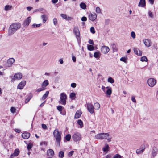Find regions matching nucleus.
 Returning <instances> with one entry per match:
<instances>
[{
    "label": "nucleus",
    "mask_w": 158,
    "mask_h": 158,
    "mask_svg": "<svg viewBox=\"0 0 158 158\" xmlns=\"http://www.w3.org/2000/svg\"><path fill=\"white\" fill-rule=\"evenodd\" d=\"M21 24L17 23H15L10 25L9 30V34L11 35L14 34L18 29L20 28Z\"/></svg>",
    "instance_id": "nucleus-1"
},
{
    "label": "nucleus",
    "mask_w": 158,
    "mask_h": 158,
    "mask_svg": "<svg viewBox=\"0 0 158 158\" xmlns=\"http://www.w3.org/2000/svg\"><path fill=\"white\" fill-rule=\"evenodd\" d=\"M53 135L56 139L57 143L60 144L61 138V132H59L58 130L56 129L53 132Z\"/></svg>",
    "instance_id": "nucleus-2"
},
{
    "label": "nucleus",
    "mask_w": 158,
    "mask_h": 158,
    "mask_svg": "<svg viewBox=\"0 0 158 158\" xmlns=\"http://www.w3.org/2000/svg\"><path fill=\"white\" fill-rule=\"evenodd\" d=\"M67 96L64 93H61L60 96V100L59 103L62 105H65L66 103Z\"/></svg>",
    "instance_id": "nucleus-3"
},
{
    "label": "nucleus",
    "mask_w": 158,
    "mask_h": 158,
    "mask_svg": "<svg viewBox=\"0 0 158 158\" xmlns=\"http://www.w3.org/2000/svg\"><path fill=\"white\" fill-rule=\"evenodd\" d=\"M109 136V134L107 133H99L96 135L95 138L97 139H106Z\"/></svg>",
    "instance_id": "nucleus-4"
},
{
    "label": "nucleus",
    "mask_w": 158,
    "mask_h": 158,
    "mask_svg": "<svg viewBox=\"0 0 158 158\" xmlns=\"http://www.w3.org/2000/svg\"><path fill=\"white\" fill-rule=\"evenodd\" d=\"M72 138L74 141L77 142L81 139V135L80 133L76 132L72 135Z\"/></svg>",
    "instance_id": "nucleus-5"
},
{
    "label": "nucleus",
    "mask_w": 158,
    "mask_h": 158,
    "mask_svg": "<svg viewBox=\"0 0 158 158\" xmlns=\"http://www.w3.org/2000/svg\"><path fill=\"white\" fill-rule=\"evenodd\" d=\"M73 31L77 40L80 39V34L78 27H74Z\"/></svg>",
    "instance_id": "nucleus-6"
},
{
    "label": "nucleus",
    "mask_w": 158,
    "mask_h": 158,
    "mask_svg": "<svg viewBox=\"0 0 158 158\" xmlns=\"http://www.w3.org/2000/svg\"><path fill=\"white\" fill-rule=\"evenodd\" d=\"M87 109L89 112L91 114H93L94 112V106L93 104L91 103H86Z\"/></svg>",
    "instance_id": "nucleus-7"
},
{
    "label": "nucleus",
    "mask_w": 158,
    "mask_h": 158,
    "mask_svg": "<svg viewBox=\"0 0 158 158\" xmlns=\"http://www.w3.org/2000/svg\"><path fill=\"white\" fill-rule=\"evenodd\" d=\"M148 85L151 87H153L156 84V81L155 79L153 78H150L147 81Z\"/></svg>",
    "instance_id": "nucleus-8"
},
{
    "label": "nucleus",
    "mask_w": 158,
    "mask_h": 158,
    "mask_svg": "<svg viewBox=\"0 0 158 158\" xmlns=\"http://www.w3.org/2000/svg\"><path fill=\"white\" fill-rule=\"evenodd\" d=\"M109 48L107 46H104L102 47L101 52L103 54H106L109 51Z\"/></svg>",
    "instance_id": "nucleus-9"
},
{
    "label": "nucleus",
    "mask_w": 158,
    "mask_h": 158,
    "mask_svg": "<svg viewBox=\"0 0 158 158\" xmlns=\"http://www.w3.org/2000/svg\"><path fill=\"white\" fill-rule=\"evenodd\" d=\"M20 151L19 149H15L14 153L11 154L10 157V158H13L14 157L17 156L19 154Z\"/></svg>",
    "instance_id": "nucleus-10"
},
{
    "label": "nucleus",
    "mask_w": 158,
    "mask_h": 158,
    "mask_svg": "<svg viewBox=\"0 0 158 158\" xmlns=\"http://www.w3.org/2000/svg\"><path fill=\"white\" fill-rule=\"evenodd\" d=\"M26 84L25 81H23L18 85L17 88L20 89H23Z\"/></svg>",
    "instance_id": "nucleus-11"
},
{
    "label": "nucleus",
    "mask_w": 158,
    "mask_h": 158,
    "mask_svg": "<svg viewBox=\"0 0 158 158\" xmlns=\"http://www.w3.org/2000/svg\"><path fill=\"white\" fill-rule=\"evenodd\" d=\"M31 17H29L24 21L23 25L24 26H28L31 22Z\"/></svg>",
    "instance_id": "nucleus-12"
},
{
    "label": "nucleus",
    "mask_w": 158,
    "mask_h": 158,
    "mask_svg": "<svg viewBox=\"0 0 158 158\" xmlns=\"http://www.w3.org/2000/svg\"><path fill=\"white\" fill-rule=\"evenodd\" d=\"M30 136V134L27 132H24L22 134V137L24 139H27Z\"/></svg>",
    "instance_id": "nucleus-13"
},
{
    "label": "nucleus",
    "mask_w": 158,
    "mask_h": 158,
    "mask_svg": "<svg viewBox=\"0 0 158 158\" xmlns=\"http://www.w3.org/2000/svg\"><path fill=\"white\" fill-rule=\"evenodd\" d=\"M97 15L95 13L91 14L89 16V19L92 21H94L97 18Z\"/></svg>",
    "instance_id": "nucleus-14"
},
{
    "label": "nucleus",
    "mask_w": 158,
    "mask_h": 158,
    "mask_svg": "<svg viewBox=\"0 0 158 158\" xmlns=\"http://www.w3.org/2000/svg\"><path fill=\"white\" fill-rule=\"evenodd\" d=\"M14 77L15 79L19 80L22 78V75L20 73H18L14 75Z\"/></svg>",
    "instance_id": "nucleus-15"
},
{
    "label": "nucleus",
    "mask_w": 158,
    "mask_h": 158,
    "mask_svg": "<svg viewBox=\"0 0 158 158\" xmlns=\"http://www.w3.org/2000/svg\"><path fill=\"white\" fill-rule=\"evenodd\" d=\"M133 50L135 54L137 55L141 56L142 55V52L141 50H139L136 48H133Z\"/></svg>",
    "instance_id": "nucleus-16"
},
{
    "label": "nucleus",
    "mask_w": 158,
    "mask_h": 158,
    "mask_svg": "<svg viewBox=\"0 0 158 158\" xmlns=\"http://www.w3.org/2000/svg\"><path fill=\"white\" fill-rule=\"evenodd\" d=\"M82 114V112L80 110H77L75 115L74 118L75 119H78L79 118Z\"/></svg>",
    "instance_id": "nucleus-17"
},
{
    "label": "nucleus",
    "mask_w": 158,
    "mask_h": 158,
    "mask_svg": "<svg viewBox=\"0 0 158 158\" xmlns=\"http://www.w3.org/2000/svg\"><path fill=\"white\" fill-rule=\"evenodd\" d=\"M146 6V2L145 0H140L138 6L141 7H144Z\"/></svg>",
    "instance_id": "nucleus-18"
},
{
    "label": "nucleus",
    "mask_w": 158,
    "mask_h": 158,
    "mask_svg": "<svg viewBox=\"0 0 158 158\" xmlns=\"http://www.w3.org/2000/svg\"><path fill=\"white\" fill-rule=\"evenodd\" d=\"M144 44L145 45L148 47L151 46V40L148 39L145 40L144 41Z\"/></svg>",
    "instance_id": "nucleus-19"
},
{
    "label": "nucleus",
    "mask_w": 158,
    "mask_h": 158,
    "mask_svg": "<svg viewBox=\"0 0 158 158\" xmlns=\"http://www.w3.org/2000/svg\"><path fill=\"white\" fill-rule=\"evenodd\" d=\"M15 62V60L13 58H10L7 61V64L9 66H11Z\"/></svg>",
    "instance_id": "nucleus-20"
},
{
    "label": "nucleus",
    "mask_w": 158,
    "mask_h": 158,
    "mask_svg": "<svg viewBox=\"0 0 158 158\" xmlns=\"http://www.w3.org/2000/svg\"><path fill=\"white\" fill-rule=\"evenodd\" d=\"M33 97V95L31 93H30L29 94L27 97L25 101V103H27Z\"/></svg>",
    "instance_id": "nucleus-21"
},
{
    "label": "nucleus",
    "mask_w": 158,
    "mask_h": 158,
    "mask_svg": "<svg viewBox=\"0 0 158 158\" xmlns=\"http://www.w3.org/2000/svg\"><path fill=\"white\" fill-rule=\"evenodd\" d=\"M93 106H94V109H95V110H97L100 108V105L98 102H96L94 103Z\"/></svg>",
    "instance_id": "nucleus-22"
},
{
    "label": "nucleus",
    "mask_w": 158,
    "mask_h": 158,
    "mask_svg": "<svg viewBox=\"0 0 158 158\" xmlns=\"http://www.w3.org/2000/svg\"><path fill=\"white\" fill-rule=\"evenodd\" d=\"M49 84L48 80H45L42 84V87H43L44 88H46V87Z\"/></svg>",
    "instance_id": "nucleus-23"
},
{
    "label": "nucleus",
    "mask_w": 158,
    "mask_h": 158,
    "mask_svg": "<svg viewBox=\"0 0 158 158\" xmlns=\"http://www.w3.org/2000/svg\"><path fill=\"white\" fill-rule=\"evenodd\" d=\"M47 153L48 155L52 156L54 155V151L52 149H50L47 151Z\"/></svg>",
    "instance_id": "nucleus-24"
},
{
    "label": "nucleus",
    "mask_w": 158,
    "mask_h": 158,
    "mask_svg": "<svg viewBox=\"0 0 158 158\" xmlns=\"http://www.w3.org/2000/svg\"><path fill=\"white\" fill-rule=\"evenodd\" d=\"M33 144L31 143H29L27 144V148L28 151H31V148L32 147Z\"/></svg>",
    "instance_id": "nucleus-25"
},
{
    "label": "nucleus",
    "mask_w": 158,
    "mask_h": 158,
    "mask_svg": "<svg viewBox=\"0 0 158 158\" xmlns=\"http://www.w3.org/2000/svg\"><path fill=\"white\" fill-rule=\"evenodd\" d=\"M112 49L114 52H116L118 50L117 48L114 43H113L111 44Z\"/></svg>",
    "instance_id": "nucleus-26"
},
{
    "label": "nucleus",
    "mask_w": 158,
    "mask_h": 158,
    "mask_svg": "<svg viewBox=\"0 0 158 158\" xmlns=\"http://www.w3.org/2000/svg\"><path fill=\"white\" fill-rule=\"evenodd\" d=\"M49 94V91H47L45 94L43 95L41 99L42 100H44L48 96Z\"/></svg>",
    "instance_id": "nucleus-27"
},
{
    "label": "nucleus",
    "mask_w": 158,
    "mask_h": 158,
    "mask_svg": "<svg viewBox=\"0 0 158 158\" xmlns=\"http://www.w3.org/2000/svg\"><path fill=\"white\" fill-rule=\"evenodd\" d=\"M41 17L43 19V23H45L48 19L47 16L46 15L44 14L42 15Z\"/></svg>",
    "instance_id": "nucleus-28"
},
{
    "label": "nucleus",
    "mask_w": 158,
    "mask_h": 158,
    "mask_svg": "<svg viewBox=\"0 0 158 158\" xmlns=\"http://www.w3.org/2000/svg\"><path fill=\"white\" fill-rule=\"evenodd\" d=\"M109 145L107 144H105V146L103 148V150L104 152H106L109 151Z\"/></svg>",
    "instance_id": "nucleus-29"
},
{
    "label": "nucleus",
    "mask_w": 158,
    "mask_h": 158,
    "mask_svg": "<svg viewBox=\"0 0 158 158\" xmlns=\"http://www.w3.org/2000/svg\"><path fill=\"white\" fill-rule=\"evenodd\" d=\"M87 48L88 49L89 51H93L94 49V46L91 45H88Z\"/></svg>",
    "instance_id": "nucleus-30"
},
{
    "label": "nucleus",
    "mask_w": 158,
    "mask_h": 158,
    "mask_svg": "<svg viewBox=\"0 0 158 158\" xmlns=\"http://www.w3.org/2000/svg\"><path fill=\"white\" fill-rule=\"evenodd\" d=\"M12 8V6L7 5L5 6L4 10L6 11H7L9 10H11Z\"/></svg>",
    "instance_id": "nucleus-31"
},
{
    "label": "nucleus",
    "mask_w": 158,
    "mask_h": 158,
    "mask_svg": "<svg viewBox=\"0 0 158 158\" xmlns=\"http://www.w3.org/2000/svg\"><path fill=\"white\" fill-rule=\"evenodd\" d=\"M157 150L153 149L152 151V155L153 157L156 156L157 154Z\"/></svg>",
    "instance_id": "nucleus-32"
},
{
    "label": "nucleus",
    "mask_w": 158,
    "mask_h": 158,
    "mask_svg": "<svg viewBox=\"0 0 158 158\" xmlns=\"http://www.w3.org/2000/svg\"><path fill=\"white\" fill-rule=\"evenodd\" d=\"M77 123L81 127H82L83 126V122L81 120H78Z\"/></svg>",
    "instance_id": "nucleus-33"
},
{
    "label": "nucleus",
    "mask_w": 158,
    "mask_h": 158,
    "mask_svg": "<svg viewBox=\"0 0 158 158\" xmlns=\"http://www.w3.org/2000/svg\"><path fill=\"white\" fill-rule=\"evenodd\" d=\"M145 148H142L141 149H138L136 151V153L138 154L141 153L143 152L145 149Z\"/></svg>",
    "instance_id": "nucleus-34"
},
{
    "label": "nucleus",
    "mask_w": 158,
    "mask_h": 158,
    "mask_svg": "<svg viewBox=\"0 0 158 158\" xmlns=\"http://www.w3.org/2000/svg\"><path fill=\"white\" fill-rule=\"evenodd\" d=\"M80 6L81 8L83 9H85L86 8V5L84 3H81L80 4Z\"/></svg>",
    "instance_id": "nucleus-35"
},
{
    "label": "nucleus",
    "mask_w": 158,
    "mask_h": 158,
    "mask_svg": "<svg viewBox=\"0 0 158 158\" xmlns=\"http://www.w3.org/2000/svg\"><path fill=\"white\" fill-rule=\"evenodd\" d=\"M64 152L63 151H60L59 153V157L60 158H63L64 157Z\"/></svg>",
    "instance_id": "nucleus-36"
},
{
    "label": "nucleus",
    "mask_w": 158,
    "mask_h": 158,
    "mask_svg": "<svg viewBox=\"0 0 158 158\" xmlns=\"http://www.w3.org/2000/svg\"><path fill=\"white\" fill-rule=\"evenodd\" d=\"M94 57L96 58H98L100 56L99 52L97 51L95 52L94 54Z\"/></svg>",
    "instance_id": "nucleus-37"
},
{
    "label": "nucleus",
    "mask_w": 158,
    "mask_h": 158,
    "mask_svg": "<svg viewBox=\"0 0 158 158\" xmlns=\"http://www.w3.org/2000/svg\"><path fill=\"white\" fill-rule=\"evenodd\" d=\"M71 138V135L70 134H68L66 135L65 136V139L67 141H69Z\"/></svg>",
    "instance_id": "nucleus-38"
},
{
    "label": "nucleus",
    "mask_w": 158,
    "mask_h": 158,
    "mask_svg": "<svg viewBox=\"0 0 158 158\" xmlns=\"http://www.w3.org/2000/svg\"><path fill=\"white\" fill-rule=\"evenodd\" d=\"M148 59L146 56H143L141 58L140 60L142 62L147 61Z\"/></svg>",
    "instance_id": "nucleus-39"
},
{
    "label": "nucleus",
    "mask_w": 158,
    "mask_h": 158,
    "mask_svg": "<svg viewBox=\"0 0 158 158\" xmlns=\"http://www.w3.org/2000/svg\"><path fill=\"white\" fill-rule=\"evenodd\" d=\"M46 89V88H44L43 87L38 88L36 91L37 92H40L41 91L45 90Z\"/></svg>",
    "instance_id": "nucleus-40"
},
{
    "label": "nucleus",
    "mask_w": 158,
    "mask_h": 158,
    "mask_svg": "<svg viewBox=\"0 0 158 158\" xmlns=\"http://www.w3.org/2000/svg\"><path fill=\"white\" fill-rule=\"evenodd\" d=\"M108 81L111 83H113L114 82V79L111 77L108 78Z\"/></svg>",
    "instance_id": "nucleus-41"
},
{
    "label": "nucleus",
    "mask_w": 158,
    "mask_h": 158,
    "mask_svg": "<svg viewBox=\"0 0 158 158\" xmlns=\"http://www.w3.org/2000/svg\"><path fill=\"white\" fill-rule=\"evenodd\" d=\"M63 107L61 106H59L57 107V110L61 113L63 110Z\"/></svg>",
    "instance_id": "nucleus-42"
},
{
    "label": "nucleus",
    "mask_w": 158,
    "mask_h": 158,
    "mask_svg": "<svg viewBox=\"0 0 158 158\" xmlns=\"http://www.w3.org/2000/svg\"><path fill=\"white\" fill-rule=\"evenodd\" d=\"M112 93V90L111 89H108L106 92V94L108 95H110Z\"/></svg>",
    "instance_id": "nucleus-43"
},
{
    "label": "nucleus",
    "mask_w": 158,
    "mask_h": 158,
    "mask_svg": "<svg viewBox=\"0 0 158 158\" xmlns=\"http://www.w3.org/2000/svg\"><path fill=\"white\" fill-rule=\"evenodd\" d=\"M120 61L124 62L125 63L127 62V58L125 57H122L120 59Z\"/></svg>",
    "instance_id": "nucleus-44"
},
{
    "label": "nucleus",
    "mask_w": 158,
    "mask_h": 158,
    "mask_svg": "<svg viewBox=\"0 0 158 158\" xmlns=\"http://www.w3.org/2000/svg\"><path fill=\"white\" fill-rule=\"evenodd\" d=\"M15 111H16V109L14 107H11V108H10V111L12 113H14L15 112Z\"/></svg>",
    "instance_id": "nucleus-45"
},
{
    "label": "nucleus",
    "mask_w": 158,
    "mask_h": 158,
    "mask_svg": "<svg viewBox=\"0 0 158 158\" xmlns=\"http://www.w3.org/2000/svg\"><path fill=\"white\" fill-rule=\"evenodd\" d=\"M40 25H41L40 24H33L32 25V27L33 28H35V27H39L40 26Z\"/></svg>",
    "instance_id": "nucleus-46"
},
{
    "label": "nucleus",
    "mask_w": 158,
    "mask_h": 158,
    "mask_svg": "<svg viewBox=\"0 0 158 158\" xmlns=\"http://www.w3.org/2000/svg\"><path fill=\"white\" fill-rule=\"evenodd\" d=\"M60 15L62 18L65 19L67 18V15L66 14H61Z\"/></svg>",
    "instance_id": "nucleus-47"
},
{
    "label": "nucleus",
    "mask_w": 158,
    "mask_h": 158,
    "mask_svg": "<svg viewBox=\"0 0 158 158\" xmlns=\"http://www.w3.org/2000/svg\"><path fill=\"white\" fill-rule=\"evenodd\" d=\"M90 31L93 34H94L95 32V31L94 30V28L93 27H92L90 28Z\"/></svg>",
    "instance_id": "nucleus-48"
},
{
    "label": "nucleus",
    "mask_w": 158,
    "mask_h": 158,
    "mask_svg": "<svg viewBox=\"0 0 158 158\" xmlns=\"http://www.w3.org/2000/svg\"><path fill=\"white\" fill-rule=\"evenodd\" d=\"M114 158H122V156L118 154H116L114 156Z\"/></svg>",
    "instance_id": "nucleus-49"
},
{
    "label": "nucleus",
    "mask_w": 158,
    "mask_h": 158,
    "mask_svg": "<svg viewBox=\"0 0 158 158\" xmlns=\"http://www.w3.org/2000/svg\"><path fill=\"white\" fill-rule=\"evenodd\" d=\"M74 152V151H71L69 152L68 153V155L69 156H71L72 155H73Z\"/></svg>",
    "instance_id": "nucleus-50"
},
{
    "label": "nucleus",
    "mask_w": 158,
    "mask_h": 158,
    "mask_svg": "<svg viewBox=\"0 0 158 158\" xmlns=\"http://www.w3.org/2000/svg\"><path fill=\"white\" fill-rule=\"evenodd\" d=\"M53 23L54 25H57V19H56V18H54L53 19Z\"/></svg>",
    "instance_id": "nucleus-51"
},
{
    "label": "nucleus",
    "mask_w": 158,
    "mask_h": 158,
    "mask_svg": "<svg viewBox=\"0 0 158 158\" xmlns=\"http://www.w3.org/2000/svg\"><path fill=\"white\" fill-rule=\"evenodd\" d=\"M76 94L74 93L73 92L70 93V98H74Z\"/></svg>",
    "instance_id": "nucleus-52"
},
{
    "label": "nucleus",
    "mask_w": 158,
    "mask_h": 158,
    "mask_svg": "<svg viewBox=\"0 0 158 158\" xmlns=\"http://www.w3.org/2000/svg\"><path fill=\"white\" fill-rule=\"evenodd\" d=\"M131 36L132 37V38H133L134 39L135 38V32H134L133 31L131 32Z\"/></svg>",
    "instance_id": "nucleus-53"
},
{
    "label": "nucleus",
    "mask_w": 158,
    "mask_h": 158,
    "mask_svg": "<svg viewBox=\"0 0 158 158\" xmlns=\"http://www.w3.org/2000/svg\"><path fill=\"white\" fill-rule=\"evenodd\" d=\"M148 15L151 18H152L153 17L152 13L151 11H149L148 12Z\"/></svg>",
    "instance_id": "nucleus-54"
},
{
    "label": "nucleus",
    "mask_w": 158,
    "mask_h": 158,
    "mask_svg": "<svg viewBox=\"0 0 158 158\" xmlns=\"http://www.w3.org/2000/svg\"><path fill=\"white\" fill-rule=\"evenodd\" d=\"M96 12L98 13H100L101 12V10L99 7H97L96 8Z\"/></svg>",
    "instance_id": "nucleus-55"
},
{
    "label": "nucleus",
    "mask_w": 158,
    "mask_h": 158,
    "mask_svg": "<svg viewBox=\"0 0 158 158\" xmlns=\"http://www.w3.org/2000/svg\"><path fill=\"white\" fill-rule=\"evenodd\" d=\"M76 86L77 85L76 83H72L71 84V87L73 88H75L76 87Z\"/></svg>",
    "instance_id": "nucleus-56"
},
{
    "label": "nucleus",
    "mask_w": 158,
    "mask_h": 158,
    "mask_svg": "<svg viewBox=\"0 0 158 158\" xmlns=\"http://www.w3.org/2000/svg\"><path fill=\"white\" fill-rule=\"evenodd\" d=\"M131 100L134 103H136V101L135 99V98L134 96H132L131 97Z\"/></svg>",
    "instance_id": "nucleus-57"
},
{
    "label": "nucleus",
    "mask_w": 158,
    "mask_h": 158,
    "mask_svg": "<svg viewBox=\"0 0 158 158\" xmlns=\"http://www.w3.org/2000/svg\"><path fill=\"white\" fill-rule=\"evenodd\" d=\"M81 20L82 21H86L87 20V18L86 17L83 16L81 18Z\"/></svg>",
    "instance_id": "nucleus-58"
},
{
    "label": "nucleus",
    "mask_w": 158,
    "mask_h": 158,
    "mask_svg": "<svg viewBox=\"0 0 158 158\" xmlns=\"http://www.w3.org/2000/svg\"><path fill=\"white\" fill-rule=\"evenodd\" d=\"M42 128L45 130L47 128V126L45 124H42Z\"/></svg>",
    "instance_id": "nucleus-59"
},
{
    "label": "nucleus",
    "mask_w": 158,
    "mask_h": 158,
    "mask_svg": "<svg viewBox=\"0 0 158 158\" xmlns=\"http://www.w3.org/2000/svg\"><path fill=\"white\" fill-rule=\"evenodd\" d=\"M89 43L91 44H92V45H94V42H93V41L92 40H89Z\"/></svg>",
    "instance_id": "nucleus-60"
},
{
    "label": "nucleus",
    "mask_w": 158,
    "mask_h": 158,
    "mask_svg": "<svg viewBox=\"0 0 158 158\" xmlns=\"http://www.w3.org/2000/svg\"><path fill=\"white\" fill-rule=\"evenodd\" d=\"M15 132L17 133H20L21 132V130L19 129H15Z\"/></svg>",
    "instance_id": "nucleus-61"
},
{
    "label": "nucleus",
    "mask_w": 158,
    "mask_h": 158,
    "mask_svg": "<svg viewBox=\"0 0 158 158\" xmlns=\"http://www.w3.org/2000/svg\"><path fill=\"white\" fill-rule=\"evenodd\" d=\"M73 19V18L70 17H67V18L66 20H71Z\"/></svg>",
    "instance_id": "nucleus-62"
},
{
    "label": "nucleus",
    "mask_w": 158,
    "mask_h": 158,
    "mask_svg": "<svg viewBox=\"0 0 158 158\" xmlns=\"http://www.w3.org/2000/svg\"><path fill=\"white\" fill-rule=\"evenodd\" d=\"M32 8L31 7L28 6L27 7V9L28 11H30L32 9Z\"/></svg>",
    "instance_id": "nucleus-63"
},
{
    "label": "nucleus",
    "mask_w": 158,
    "mask_h": 158,
    "mask_svg": "<svg viewBox=\"0 0 158 158\" xmlns=\"http://www.w3.org/2000/svg\"><path fill=\"white\" fill-rule=\"evenodd\" d=\"M72 60L74 62H75L76 61V58L74 56H72Z\"/></svg>",
    "instance_id": "nucleus-64"
}]
</instances>
